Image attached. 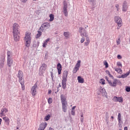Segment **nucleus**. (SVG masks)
<instances>
[{
    "mask_svg": "<svg viewBox=\"0 0 130 130\" xmlns=\"http://www.w3.org/2000/svg\"><path fill=\"white\" fill-rule=\"evenodd\" d=\"M79 33H80L81 36H84L85 37V42H84V46H88L90 44V39L88 36V32L86 31V29L83 27L79 28Z\"/></svg>",
    "mask_w": 130,
    "mask_h": 130,
    "instance_id": "f257e3e1",
    "label": "nucleus"
},
{
    "mask_svg": "<svg viewBox=\"0 0 130 130\" xmlns=\"http://www.w3.org/2000/svg\"><path fill=\"white\" fill-rule=\"evenodd\" d=\"M31 33L30 32H26L25 37L24 38V41H25V46L26 47H29L30 44H31Z\"/></svg>",
    "mask_w": 130,
    "mask_h": 130,
    "instance_id": "f03ea898",
    "label": "nucleus"
},
{
    "mask_svg": "<svg viewBox=\"0 0 130 130\" xmlns=\"http://www.w3.org/2000/svg\"><path fill=\"white\" fill-rule=\"evenodd\" d=\"M38 84H37V82L36 83L31 87V94L32 96H36L37 94V90H38Z\"/></svg>",
    "mask_w": 130,
    "mask_h": 130,
    "instance_id": "7ed1b4c3",
    "label": "nucleus"
},
{
    "mask_svg": "<svg viewBox=\"0 0 130 130\" xmlns=\"http://www.w3.org/2000/svg\"><path fill=\"white\" fill-rule=\"evenodd\" d=\"M107 79V80L108 82V84L110 85V86H111V87H116V85H117V83H120V81L117 79H114V81H111L107 79V77H106Z\"/></svg>",
    "mask_w": 130,
    "mask_h": 130,
    "instance_id": "20e7f679",
    "label": "nucleus"
},
{
    "mask_svg": "<svg viewBox=\"0 0 130 130\" xmlns=\"http://www.w3.org/2000/svg\"><path fill=\"white\" fill-rule=\"evenodd\" d=\"M98 95H102L103 97H106L107 98V92H106V90L103 88L102 87H100L98 91Z\"/></svg>",
    "mask_w": 130,
    "mask_h": 130,
    "instance_id": "39448f33",
    "label": "nucleus"
},
{
    "mask_svg": "<svg viewBox=\"0 0 130 130\" xmlns=\"http://www.w3.org/2000/svg\"><path fill=\"white\" fill-rule=\"evenodd\" d=\"M62 12L65 17H68L69 15V12H68V3H67V2L66 1L63 2Z\"/></svg>",
    "mask_w": 130,
    "mask_h": 130,
    "instance_id": "423d86ee",
    "label": "nucleus"
},
{
    "mask_svg": "<svg viewBox=\"0 0 130 130\" xmlns=\"http://www.w3.org/2000/svg\"><path fill=\"white\" fill-rule=\"evenodd\" d=\"M47 67V65H46V64L44 63L42 64V66L40 67L39 69V74L40 75V76H42V75L44 74V72L46 70Z\"/></svg>",
    "mask_w": 130,
    "mask_h": 130,
    "instance_id": "0eeeda50",
    "label": "nucleus"
},
{
    "mask_svg": "<svg viewBox=\"0 0 130 130\" xmlns=\"http://www.w3.org/2000/svg\"><path fill=\"white\" fill-rule=\"evenodd\" d=\"M115 22L117 23L118 25L117 29H119L120 27H121V23H122V21L121 20V18L118 16L115 17Z\"/></svg>",
    "mask_w": 130,
    "mask_h": 130,
    "instance_id": "6e6552de",
    "label": "nucleus"
},
{
    "mask_svg": "<svg viewBox=\"0 0 130 130\" xmlns=\"http://www.w3.org/2000/svg\"><path fill=\"white\" fill-rule=\"evenodd\" d=\"M50 27V24L48 22H46L43 23L42 25V26L40 27L39 30H41L42 31H43V30H46L47 29H49V27Z\"/></svg>",
    "mask_w": 130,
    "mask_h": 130,
    "instance_id": "1a4fd4ad",
    "label": "nucleus"
},
{
    "mask_svg": "<svg viewBox=\"0 0 130 130\" xmlns=\"http://www.w3.org/2000/svg\"><path fill=\"white\" fill-rule=\"evenodd\" d=\"M81 67V60H78L73 70V73L74 74H76L78 71H79V69H80V67Z\"/></svg>",
    "mask_w": 130,
    "mask_h": 130,
    "instance_id": "9d476101",
    "label": "nucleus"
},
{
    "mask_svg": "<svg viewBox=\"0 0 130 130\" xmlns=\"http://www.w3.org/2000/svg\"><path fill=\"white\" fill-rule=\"evenodd\" d=\"M20 28V26L17 23H14L13 25V34L15 33H20V31H19V28Z\"/></svg>",
    "mask_w": 130,
    "mask_h": 130,
    "instance_id": "9b49d317",
    "label": "nucleus"
},
{
    "mask_svg": "<svg viewBox=\"0 0 130 130\" xmlns=\"http://www.w3.org/2000/svg\"><path fill=\"white\" fill-rule=\"evenodd\" d=\"M60 99L62 105H68V102H67V99L64 95L61 94L60 95Z\"/></svg>",
    "mask_w": 130,
    "mask_h": 130,
    "instance_id": "f8f14e48",
    "label": "nucleus"
},
{
    "mask_svg": "<svg viewBox=\"0 0 130 130\" xmlns=\"http://www.w3.org/2000/svg\"><path fill=\"white\" fill-rule=\"evenodd\" d=\"M113 101L114 102H119V103H122L123 102V99L122 97L114 96Z\"/></svg>",
    "mask_w": 130,
    "mask_h": 130,
    "instance_id": "ddd939ff",
    "label": "nucleus"
},
{
    "mask_svg": "<svg viewBox=\"0 0 130 130\" xmlns=\"http://www.w3.org/2000/svg\"><path fill=\"white\" fill-rule=\"evenodd\" d=\"M68 75H69V72H68V71H64L62 75V80L64 81V82L68 81Z\"/></svg>",
    "mask_w": 130,
    "mask_h": 130,
    "instance_id": "4468645a",
    "label": "nucleus"
},
{
    "mask_svg": "<svg viewBox=\"0 0 130 130\" xmlns=\"http://www.w3.org/2000/svg\"><path fill=\"white\" fill-rule=\"evenodd\" d=\"M47 126V123L46 122H43L40 124V126L38 130H44Z\"/></svg>",
    "mask_w": 130,
    "mask_h": 130,
    "instance_id": "2eb2a0df",
    "label": "nucleus"
},
{
    "mask_svg": "<svg viewBox=\"0 0 130 130\" xmlns=\"http://www.w3.org/2000/svg\"><path fill=\"white\" fill-rule=\"evenodd\" d=\"M7 63L8 67L9 68H12V66H13V63H14V61L13 60V58H7Z\"/></svg>",
    "mask_w": 130,
    "mask_h": 130,
    "instance_id": "dca6fc26",
    "label": "nucleus"
},
{
    "mask_svg": "<svg viewBox=\"0 0 130 130\" xmlns=\"http://www.w3.org/2000/svg\"><path fill=\"white\" fill-rule=\"evenodd\" d=\"M13 36L15 41H19L20 40V32L13 34Z\"/></svg>",
    "mask_w": 130,
    "mask_h": 130,
    "instance_id": "f3484780",
    "label": "nucleus"
},
{
    "mask_svg": "<svg viewBox=\"0 0 130 130\" xmlns=\"http://www.w3.org/2000/svg\"><path fill=\"white\" fill-rule=\"evenodd\" d=\"M17 77L19 78V82H20L21 80H24V78H23V72L21 71H18Z\"/></svg>",
    "mask_w": 130,
    "mask_h": 130,
    "instance_id": "a211bd4d",
    "label": "nucleus"
},
{
    "mask_svg": "<svg viewBox=\"0 0 130 130\" xmlns=\"http://www.w3.org/2000/svg\"><path fill=\"white\" fill-rule=\"evenodd\" d=\"M127 10V3L124 1L122 5V11L126 12Z\"/></svg>",
    "mask_w": 130,
    "mask_h": 130,
    "instance_id": "6ab92c4d",
    "label": "nucleus"
},
{
    "mask_svg": "<svg viewBox=\"0 0 130 130\" xmlns=\"http://www.w3.org/2000/svg\"><path fill=\"white\" fill-rule=\"evenodd\" d=\"M7 112H8V109H7V108H3L1 110V112L0 113V115H1V116H5Z\"/></svg>",
    "mask_w": 130,
    "mask_h": 130,
    "instance_id": "aec40b11",
    "label": "nucleus"
},
{
    "mask_svg": "<svg viewBox=\"0 0 130 130\" xmlns=\"http://www.w3.org/2000/svg\"><path fill=\"white\" fill-rule=\"evenodd\" d=\"M57 69L58 71V75H60L61 74V64L60 63H58L57 65Z\"/></svg>",
    "mask_w": 130,
    "mask_h": 130,
    "instance_id": "412c9836",
    "label": "nucleus"
},
{
    "mask_svg": "<svg viewBox=\"0 0 130 130\" xmlns=\"http://www.w3.org/2000/svg\"><path fill=\"white\" fill-rule=\"evenodd\" d=\"M3 120H4L5 122L7 123V125H10V119L8 117H4L3 118Z\"/></svg>",
    "mask_w": 130,
    "mask_h": 130,
    "instance_id": "4be33fe9",
    "label": "nucleus"
},
{
    "mask_svg": "<svg viewBox=\"0 0 130 130\" xmlns=\"http://www.w3.org/2000/svg\"><path fill=\"white\" fill-rule=\"evenodd\" d=\"M77 80L78 83H80V84H83V83H84V78H82L81 76H78Z\"/></svg>",
    "mask_w": 130,
    "mask_h": 130,
    "instance_id": "5701e85b",
    "label": "nucleus"
},
{
    "mask_svg": "<svg viewBox=\"0 0 130 130\" xmlns=\"http://www.w3.org/2000/svg\"><path fill=\"white\" fill-rule=\"evenodd\" d=\"M19 83L21 85V88L22 90H25V82L24 81V80H20V81H19Z\"/></svg>",
    "mask_w": 130,
    "mask_h": 130,
    "instance_id": "b1692460",
    "label": "nucleus"
},
{
    "mask_svg": "<svg viewBox=\"0 0 130 130\" xmlns=\"http://www.w3.org/2000/svg\"><path fill=\"white\" fill-rule=\"evenodd\" d=\"M13 53L10 51H7V58H12Z\"/></svg>",
    "mask_w": 130,
    "mask_h": 130,
    "instance_id": "393cba45",
    "label": "nucleus"
},
{
    "mask_svg": "<svg viewBox=\"0 0 130 130\" xmlns=\"http://www.w3.org/2000/svg\"><path fill=\"white\" fill-rule=\"evenodd\" d=\"M62 109L63 112H67L68 110V105H62Z\"/></svg>",
    "mask_w": 130,
    "mask_h": 130,
    "instance_id": "a878e982",
    "label": "nucleus"
},
{
    "mask_svg": "<svg viewBox=\"0 0 130 130\" xmlns=\"http://www.w3.org/2000/svg\"><path fill=\"white\" fill-rule=\"evenodd\" d=\"M50 39H46L45 41H44L43 43V47H46V45H47V44L48 43V41H49Z\"/></svg>",
    "mask_w": 130,
    "mask_h": 130,
    "instance_id": "bb28decb",
    "label": "nucleus"
},
{
    "mask_svg": "<svg viewBox=\"0 0 130 130\" xmlns=\"http://www.w3.org/2000/svg\"><path fill=\"white\" fill-rule=\"evenodd\" d=\"M64 36L67 38V39H69L70 38V32L68 31H65L63 33Z\"/></svg>",
    "mask_w": 130,
    "mask_h": 130,
    "instance_id": "cd10ccee",
    "label": "nucleus"
},
{
    "mask_svg": "<svg viewBox=\"0 0 130 130\" xmlns=\"http://www.w3.org/2000/svg\"><path fill=\"white\" fill-rule=\"evenodd\" d=\"M62 88H63V89L67 88V81L62 80Z\"/></svg>",
    "mask_w": 130,
    "mask_h": 130,
    "instance_id": "c85d7f7f",
    "label": "nucleus"
},
{
    "mask_svg": "<svg viewBox=\"0 0 130 130\" xmlns=\"http://www.w3.org/2000/svg\"><path fill=\"white\" fill-rule=\"evenodd\" d=\"M129 73H130V71L127 72L126 74L122 75L121 77H120L119 78H126V77H127V76L129 75Z\"/></svg>",
    "mask_w": 130,
    "mask_h": 130,
    "instance_id": "c756f323",
    "label": "nucleus"
},
{
    "mask_svg": "<svg viewBox=\"0 0 130 130\" xmlns=\"http://www.w3.org/2000/svg\"><path fill=\"white\" fill-rule=\"evenodd\" d=\"M115 71L118 73V74H122V70H121V69L120 68H115Z\"/></svg>",
    "mask_w": 130,
    "mask_h": 130,
    "instance_id": "7c9ffc66",
    "label": "nucleus"
},
{
    "mask_svg": "<svg viewBox=\"0 0 130 130\" xmlns=\"http://www.w3.org/2000/svg\"><path fill=\"white\" fill-rule=\"evenodd\" d=\"M38 32V33L37 34L36 38H39V37H40L42 34V31H41V30H39Z\"/></svg>",
    "mask_w": 130,
    "mask_h": 130,
    "instance_id": "2f4dec72",
    "label": "nucleus"
},
{
    "mask_svg": "<svg viewBox=\"0 0 130 130\" xmlns=\"http://www.w3.org/2000/svg\"><path fill=\"white\" fill-rule=\"evenodd\" d=\"M50 21L52 22L54 19V15L53 14H50Z\"/></svg>",
    "mask_w": 130,
    "mask_h": 130,
    "instance_id": "473e14b6",
    "label": "nucleus"
},
{
    "mask_svg": "<svg viewBox=\"0 0 130 130\" xmlns=\"http://www.w3.org/2000/svg\"><path fill=\"white\" fill-rule=\"evenodd\" d=\"M81 36L82 38H81L80 42L81 43H84V42L85 41V38H86V37H85V36Z\"/></svg>",
    "mask_w": 130,
    "mask_h": 130,
    "instance_id": "72a5a7b5",
    "label": "nucleus"
},
{
    "mask_svg": "<svg viewBox=\"0 0 130 130\" xmlns=\"http://www.w3.org/2000/svg\"><path fill=\"white\" fill-rule=\"evenodd\" d=\"M118 121H120L121 120V114L120 113H119L118 115V118H117Z\"/></svg>",
    "mask_w": 130,
    "mask_h": 130,
    "instance_id": "f704fd0d",
    "label": "nucleus"
},
{
    "mask_svg": "<svg viewBox=\"0 0 130 130\" xmlns=\"http://www.w3.org/2000/svg\"><path fill=\"white\" fill-rule=\"evenodd\" d=\"M49 118H50V115H48L45 117L46 121H47V120H49Z\"/></svg>",
    "mask_w": 130,
    "mask_h": 130,
    "instance_id": "c9c22d12",
    "label": "nucleus"
},
{
    "mask_svg": "<svg viewBox=\"0 0 130 130\" xmlns=\"http://www.w3.org/2000/svg\"><path fill=\"white\" fill-rule=\"evenodd\" d=\"M89 3H91L92 6L95 5V0H88Z\"/></svg>",
    "mask_w": 130,
    "mask_h": 130,
    "instance_id": "e433bc0d",
    "label": "nucleus"
},
{
    "mask_svg": "<svg viewBox=\"0 0 130 130\" xmlns=\"http://www.w3.org/2000/svg\"><path fill=\"white\" fill-rule=\"evenodd\" d=\"M48 102L49 104H51V103H52V98H49L48 100Z\"/></svg>",
    "mask_w": 130,
    "mask_h": 130,
    "instance_id": "4c0bfd02",
    "label": "nucleus"
},
{
    "mask_svg": "<svg viewBox=\"0 0 130 130\" xmlns=\"http://www.w3.org/2000/svg\"><path fill=\"white\" fill-rule=\"evenodd\" d=\"M100 83H101V84H102V85H104L105 84V80L103 79H102L101 80Z\"/></svg>",
    "mask_w": 130,
    "mask_h": 130,
    "instance_id": "58836bf2",
    "label": "nucleus"
},
{
    "mask_svg": "<svg viewBox=\"0 0 130 130\" xmlns=\"http://www.w3.org/2000/svg\"><path fill=\"white\" fill-rule=\"evenodd\" d=\"M116 43L117 45H119V44H120V38H119L118 40L116 41Z\"/></svg>",
    "mask_w": 130,
    "mask_h": 130,
    "instance_id": "ea45409f",
    "label": "nucleus"
},
{
    "mask_svg": "<svg viewBox=\"0 0 130 130\" xmlns=\"http://www.w3.org/2000/svg\"><path fill=\"white\" fill-rule=\"evenodd\" d=\"M117 66H118V67H121V68H122V64L120 62H117Z\"/></svg>",
    "mask_w": 130,
    "mask_h": 130,
    "instance_id": "a19ab883",
    "label": "nucleus"
},
{
    "mask_svg": "<svg viewBox=\"0 0 130 130\" xmlns=\"http://www.w3.org/2000/svg\"><path fill=\"white\" fill-rule=\"evenodd\" d=\"M108 118H109V116L108 115V113H106V120H108Z\"/></svg>",
    "mask_w": 130,
    "mask_h": 130,
    "instance_id": "79ce46f5",
    "label": "nucleus"
},
{
    "mask_svg": "<svg viewBox=\"0 0 130 130\" xmlns=\"http://www.w3.org/2000/svg\"><path fill=\"white\" fill-rule=\"evenodd\" d=\"M71 114L72 115H75V114H76V111L75 110H72Z\"/></svg>",
    "mask_w": 130,
    "mask_h": 130,
    "instance_id": "37998d69",
    "label": "nucleus"
},
{
    "mask_svg": "<svg viewBox=\"0 0 130 130\" xmlns=\"http://www.w3.org/2000/svg\"><path fill=\"white\" fill-rule=\"evenodd\" d=\"M115 8H116L117 11H119V5H118V4H116L115 5Z\"/></svg>",
    "mask_w": 130,
    "mask_h": 130,
    "instance_id": "c03bdc74",
    "label": "nucleus"
},
{
    "mask_svg": "<svg viewBox=\"0 0 130 130\" xmlns=\"http://www.w3.org/2000/svg\"><path fill=\"white\" fill-rule=\"evenodd\" d=\"M104 64H105V66H106V68H108L109 66H108V63L107 62V61H105Z\"/></svg>",
    "mask_w": 130,
    "mask_h": 130,
    "instance_id": "a18cd8bd",
    "label": "nucleus"
},
{
    "mask_svg": "<svg viewBox=\"0 0 130 130\" xmlns=\"http://www.w3.org/2000/svg\"><path fill=\"white\" fill-rule=\"evenodd\" d=\"M126 92H129L130 91V87H127L126 88Z\"/></svg>",
    "mask_w": 130,
    "mask_h": 130,
    "instance_id": "49530a36",
    "label": "nucleus"
},
{
    "mask_svg": "<svg viewBox=\"0 0 130 130\" xmlns=\"http://www.w3.org/2000/svg\"><path fill=\"white\" fill-rule=\"evenodd\" d=\"M4 62H2L0 63L1 68H4Z\"/></svg>",
    "mask_w": 130,
    "mask_h": 130,
    "instance_id": "de8ad7c7",
    "label": "nucleus"
},
{
    "mask_svg": "<svg viewBox=\"0 0 130 130\" xmlns=\"http://www.w3.org/2000/svg\"><path fill=\"white\" fill-rule=\"evenodd\" d=\"M121 58H122V57H121V56L120 55H117V59H121Z\"/></svg>",
    "mask_w": 130,
    "mask_h": 130,
    "instance_id": "09e8293b",
    "label": "nucleus"
},
{
    "mask_svg": "<svg viewBox=\"0 0 130 130\" xmlns=\"http://www.w3.org/2000/svg\"><path fill=\"white\" fill-rule=\"evenodd\" d=\"M51 77L52 78V80H53L54 76H53V73L52 72H51Z\"/></svg>",
    "mask_w": 130,
    "mask_h": 130,
    "instance_id": "8fccbe9b",
    "label": "nucleus"
},
{
    "mask_svg": "<svg viewBox=\"0 0 130 130\" xmlns=\"http://www.w3.org/2000/svg\"><path fill=\"white\" fill-rule=\"evenodd\" d=\"M28 0H20V2H21V3H26Z\"/></svg>",
    "mask_w": 130,
    "mask_h": 130,
    "instance_id": "3c124183",
    "label": "nucleus"
},
{
    "mask_svg": "<svg viewBox=\"0 0 130 130\" xmlns=\"http://www.w3.org/2000/svg\"><path fill=\"white\" fill-rule=\"evenodd\" d=\"M106 74H107L108 75H109L110 74V72L108 71V70H106Z\"/></svg>",
    "mask_w": 130,
    "mask_h": 130,
    "instance_id": "603ef678",
    "label": "nucleus"
},
{
    "mask_svg": "<svg viewBox=\"0 0 130 130\" xmlns=\"http://www.w3.org/2000/svg\"><path fill=\"white\" fill-rule=\"evenodd\" d=\"M118 125L119 126H120V125H121V120H120V121H118Z\"/></svg>",
    "mask_w": 130,
    "mask_h": 130,
    "instance_id": "864d4df0",
    "label": "nucleus"
},
{
    "mask_svg": "<svg viewBox=\"0 0 130 130\" xmlns=\"http://www.w3.org/2000/svg\"><path fill=\"white\" fill-rule=\"evenodd\" d=\"M80 120H81V122H84V118H81Z\"/></svg>",
    "mask_w": 130,
    "mask_h": 130,
    "instance_id": "5fc2aeb1",
    "label": "nucleus"
},
{
    "mask_svg": "<svg viewBox=\"0 0 130 130\" xmlns=\"http://www.w3.org/2000/svg\"><path fill=\"white\" fill-rule=\"evenodd\" d=\"M76 108V106H74L72 108V110H75V109Z\"/></svg>",
    "mask_w": 130,
    "mask_h": 130,
    "instance_id": "6e6d98bb",
    "label": "nucleus"
},
{
    "mask_svg": "<svg viewBox=\"0 0 130 130\" xmlns=\"http://www.w3.org/2000/svg\"><path fill=\"white\" fill-rule=\"evenodd\" d=\"M109 77H110V78H113V76L112 75H111V74H110V73L109 74Z\"/></svg>",
    "mask_w": 130,
    "mask_h": 130,
    "instance_id": "4d7b16f0",
    "label": "nucleus"
},
{
    "mask_svg": "<svg viewBox=\"0 0 130 130\" xmlns=\"http://www.w3.org/2000/svg\"><path fill=\"white\" fill-rule=\"evenodd\" d=\"M2 121H3V120L2 119V118H0V125L1 124H2Z\"/></svg>",
    "mask_w": 130,
    "mask_h": 130,
    "instance_id": "13d9d810",
    "label": "nucleus"
},
{
    "mask_svg": "<svg viewBox=\"0 0 130 130\" xmlns=\"http://www.w3.org/2000/svg\"><path fill=\"white\" fill-rule=\"evenodd\" d=\"M48 94H51V90L48 91Z\"/></svg>",
    "mask_w": 130,
    "mask_h": 130,
    "instance_id": "bf43d9fd",
    "label": "nucleus"
},
{
    "mask_svg": "<svg viewBox=\"0 0 130 130\" xmlns=\"http://www.w3.org/2000/svg\"><path fill=\"white\" fill-rule=\"evenodd\" d=\"M124 130H127V127L126 126L124 127Z\"/></svg>",
    "mask_w": 130,
    "mask_h": 130,
    "instance_id": "052dcab7",
    "label": "nucleus"
},
{
    "mask_svg": "<svg viewBox=\"0 0 130 130\" xmlns=\"http://www.w3.org/2000/svg\"><path fill=\"white\" fill-rule=\"evenodd\" d=\"M81 118H84V114H82L81 115Z\"/></svg>",
    "mask_w": 130,
    "mask_h": 130,
    "instance_id": "680f3d73",
    "label": "nucleus"
},
{
    "mask_svg": "<svg viewBox=\"0 0 130 130\" xmlns=\"http://www.w3.org/2000/svg\"><path fill=\"white\" fill-rule=\"evenodd\" d=\"M49 130H53V128H51V127H50V128H49Z\"/></svg>",
    "mask_w": 130,
    "mask_h": 130,
    "instance_id": "e2e57ef3",
    "label": "nucleus"
},
{
    "mask_svg": "<svg viewBox=\"0 0 130 130\" xmlns=\"http://www.w3.org/2000/svg\"><path fill=\"white\" fill-rule=\"evenodd\" d=\"M87 28H88V25H86V26L85 27V29H87Z\"/></svg>",
    "mask_w": 130,
    "mask_h": 130,
    "instance_id": "0e129e2a",
    "label": "nucleus"
},
{
    "mask_svg": "<svg viewBox=\"0 0 130 130\" xmlns=\"http://www.w3.org/2000/svg\"><path fill=\"white\" fill-rule=\"evenodd\" d=\"M17 129H19V127H17Z\"/></svg>",
    "mask_w": 130,
    "mask_h": 130,
    "instance_id": "69168bd1",
    "label": "nucleus"
},
{
    "mask_svg": "<svg viewBox=\"0 0 130 130\" xmlns=\"http://www.w3.org/2000/svg\"><path fill=\"white\" fill-rule=\"evenodd\" d=\"M111 118H113V116H111Z\"/></svg>",
    "mask_w": 130,
    "mask_h": 130,
    "instance_id": "338daca9",
    "label": "nucleus"
},
{
    "mask_svg": "<svg viewBox=\"0 0 130 130\" xmlns=\"http://www.w3.org/2000/svg\"><path fill=\"white\" fill-rule=\"evenodd\" d=\"M119 130H122V129H119Z\"/></svg>",
    "mask_w": 130,
    "mask_h": 130,
    "instance_id": "774afa93",
    "label": "nucleus"
}]
</instances>
